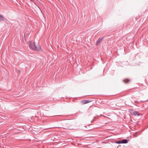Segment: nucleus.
<instances>
[{"label":"nucleus","mask_w":148,"mask_h":148,"mask_svg":"<svg viewBox=\"0 0 148 148\" xmlns=\"http://www.w3.org/2000/svg\"><path fill=\"white\" fill-rule=\"evenodd\" d=\"M133 114L134 116H139L140 113L138 112V111H134L133 112Z\"/></svg>","instance_id":"nucleus-4"},{"label":"nucleus","mask_w":148,"mask_h":148,"mask_svg":"<svg viewBox=\"0 0 148 148\" xmlns=\"http://www.w3.org/2000/svg\"><path fill=\"white\" fill-rule=\"evenodd\" d=\"M91 101L89 100H84L81 101V103L83 104H85L90 102Z\"/></svg>","instance_id":"nucleus-3"},{"label":"nucleus","mask_w":148,"mask_h":148,"mask_svg":"<svg viewBox=\"0 0 148 148\" xmlns=\"http://www.w3.org/2000/svg\"><path fill=\"white\" fill-rule=\"evenodd\" d=\"M65 123H66V124H67L66 125V127H69V126L70 125V124L69 123V122H68L67 121L65 122Z\"/></svg>","instance_id":"nucleus-7"},{"label":"nucleus","mask_w":148,"mask_h":148,"mask_svg":"<svg viewBox=\"0 0 148 148\" xmlns=\"http://www.w3.org/2000/svg\"><path fill=\"white\" fill-rule=\"evenodd\" d=\"M121 141H117L115 142V143L117 144H121Z\"/></svg>","instance_id":"nucleus-8"},{"label":"nucleus","mask_w":148,"mask_h":148,"mask_svg":"<svg viewBox=\"0 0 148 148\" xmlns=\"http://www.w3.org/2000/svg\"><path fill=\"white\" fill-rule=\"evenodd\" d=\"M31 1L33 2L34 1V0H30Z\"/></svg>","instance_id":"nucleus-10"},{"label":"nucleus","mask_w":148,"mask_h":148,"mask_svg":"<svg viewBox=\"0 0 148 148\" xmlns=\"http://www.w3.org/2000/svg\"><path fill=\"white\" fill-rule=\"evenodd\" d=\"M121 141V143L126 144L128 143L127 140L126 139H123L122 141Z\"/></svg>","instance_id":"nucleus-5"},{"label":"nucleus","mask_w":148,"mask_h":148,"mask_svg":"<svg viewBox=\"0 0 148 148\" xmlns=\"http://www.w3.org/2000/svg\"><path fill=\"white\" fill-rule=\"evenodd\" d=\"M18 72H21V71L20 70L18 71Z\"/></svg>","instance_id":"nucleus-12"},{"label":"nucleus","mask_w":148,"mask_h":148,"mask_svg":"<svg viewBox=\"0 0 148 148\" xmlns=\"http://www.w3.org/2000/svg\"><path fill=\"white\" fill-rule=\"evenodd\" d=\"M92 121H91V123H92Z\"/></svg>","instance_id":"nucleus-13"},{"label":"nucleus","mask_w":148,"mask_h":148,"mask_svg":"<svg viewBox=\"0 0 148 148\" xmlns=\"http://www.w3.org/2000/svg\"><path fill=\"white\" fill-rule=\"evenodd\" d=\"M4 18L1 15H0V21H2L4 20Z\"/></svg>","instance_id":"nucleus-6"},{"label":"nucleus","mask_w":148,"mask_h":148,"mask_svg":"<svg viewBox=\"0 0 148 148\" xmlns=\"http://www.w3.org/2000/svg\"><path fill=\"white\" fill-rule=\"evenodd\" d=\"M129 81V80L128 79H126L123 80V81L125 83H127Z\"/></svg>","instance_id":"nucleus-9"},{"label":"nucleus","mask_w":148,"mask_h":148,"mask_svg":"<svg viewBox=\"0 0 148 148\" xmlns=\"http://www.w3.org/2000/svg\"><path fill=\"white\" fill-rule=\"evenodd\" d=\"M28 44L29 47L34 50L36 51H42L41 47L40 45H36V43L35 42H32V41H29Z\"/></svg>","instance_id":"nucleus-1"},{"label":"nucleus","mask_w":148,"mask_h":148,"mask_svg":"<svg viewBox=\"0 0 148 148\" xmlns=\"http://www.w3.org/2000/svg\"><path fill=\"white\" fill-rule=\"evenodd\" d=\"M104 39V37H102L101 38H99L96 42V45H98L100 43V42Z\"/></svg>","instance_id":"nucleus-2"},{"label":"nucleus","mask_w":148,"mask_h":148,"mask_svg":"<svg viewBox=\"0 0 148 148\" xmlns=\"http://www.w3.org/2000/svg\"><path fill=\"white\" fill-rule=\"evenodd\" d=\"M62 128H64V129H66V128H65V127H61Z\"/></svg>","instance_id":"nucleus-11"}]
</instances>
